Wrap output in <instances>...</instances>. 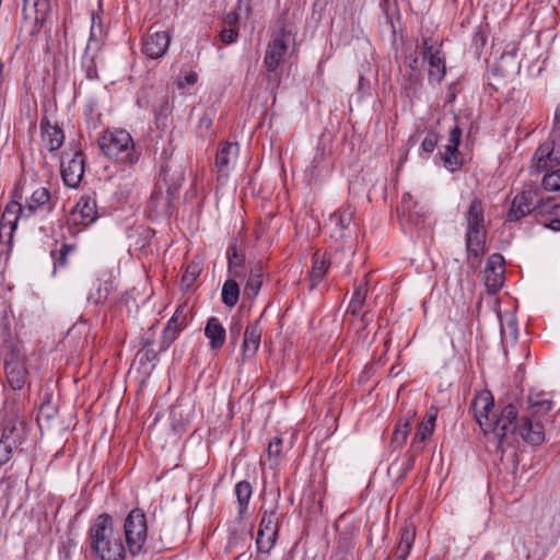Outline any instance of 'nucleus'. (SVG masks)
<instances>
[{
    "label": "nucleus",
    "mask_w": 560,
    "mask_h": 560,
    "mask_svg": "<svg viewBox=\"0 0 560 560\" xmlns=\"http://www.w3.org/2000/svg\"><path fill=\"white\" fill-rule=\"evenodd\" d=\"M329 267L326 254L316 253L313 256V266L310 271L311 288H315L325 277Z\"/></svg>",
    "instance_id": "obj_28"
},
{
    "label": "nucleus",
    "mask_w": 560,
    "mask_h": 560,
    "mask_svg": "<svg viewBox=\"0 0 560 560\" xmlns=\"http://www.w3.org/2000/svg\"><path fill=\"white\" fill-rule=\"evenodd\" d=\"M235 279H228L222 287V302L229 307L235 306L240 298V287Z\"/></svg>",
    "instance_id": "obj_34"
},
{
    "label": "nucleus",
    "mask_w": 560,
    "mask_h": 560,
    "mask_svg": "<svg viewBox=\"0 0 560 560\" xmlns=\"http://www.w3.org/2000/svg\"><path fill=\"white\" fill-rule=\"evenodd\" d=\"M352 221V213L348 210H339L329 218L330 224L339 226L341 230L348 229Z\"/></svg>",
    "instance_id": "obj_44"
},
{
    "label": "nucleus",
    "mask_w": 560,
    "mask_h": 560,
    "mask_svg": "<svg viewBox=\"0 0 560 560\" xmlns=\"http://www.w3.org/2000/svg\"><path fill=\"white\" fill-rule=\"evenodd\" d=\"M541 178V187L546 191H560V168L545 171Z\"/></svg>",
    "instance_id": "obj_38"
},
{
    "label": "nucleus",
    "mask_w": 560,
    "mask_h": 560,
    "mask_svg": "<svg viewBox=\"0 0 560 560\" xmlns=\"http://www.w3.org/2000/svg\"><path fill=\"white\" fill-rule=\"evenodd\" d=\"M555 120H556V124H560V107H558L556 109V113H555Z\"/></svg>",
    "instance_id": "obj_57"
},
{
    "label": "nucleus",
    "mask_w": 560,
    "mask_h": 560,
    "mask_svg": "<svg viewBox=\"0 0 560 560\" xmlns=\"http://www.w3.org/2000/svg\"><path fill=\"white\" fill-rule=\"evenodd\" d=\"M49 11V0H24L23 12L26 19L44 21Z\"/></svg>",
    "instance_id": "obj_27"
},
{
    "label": "nucleus",
    "mask_w": 560,
    "mask_h": 560,
    "mask_svg": "<svg viewBox=\"0 0 560 560\" xmlns=\"http://www.w3.org/2000/svg\"><path fill=\"white\" fill-rule=\"evenodd\" d=\"M184 326L168 322L162 335V348L167 349L178 337Z\"/></svg>",
    "instance_id": "obj_39"
},
{
    "label": "nucleus",
    "mask_w": 560,
    "mask_h": 560,
    "mask_svg": "<svg viewBox=\"0 0 560 560\" xmlns=\"http://www.w3.org/2000/svg\"><path fill=\"white\" fill-rule=\"evenodd\" d=\"M416 416L415 411H409L405 421L400 422L393 433V442L397 445H402L410 432L411 422Z\"/></svg>",
    "instance_id": "obj_35"
},
{
    "label": "nucleus",
    "mask_w": 560,
    "mask_h": 560,
    "mask_svg": "<svg viewBox=\"0 0 560 560\" xmlns=\"http://www.w3.org/2000/svg\"><path fill=\"white\" fill-rule=\"evenodd\" d=\"M22 213L23 208L18 201H10L3 209L0 219V237H5L9 244L13 241L14 232Z\"/></svg>",
    "instance_id": "obj_12"
},
{
    "label": "nucleus",
    "mask_w": 560,
    "mask_h": 560,
    "mask_svg": "<svg viewBox=\"0 0 560 560\" xmlns=\"http://www.w3.org/2000/svg\"><path fill=\"white\" fill-rule=\"evenodd\" d=\"M50 199V194L48 189L42 187L36 189L32 196L31 200L27 205V210L32 213L34 212L38 207L46 205Z\"/></svg>",
    "instance_id": "obj_42"
},
{
    "label": "nucleus",
    "mask_w": 560,
    "mask_h": 560,
    "mask_svg": "<svg viewBox=\"0 0 560 560\" xmlns=\"http://www.w3.org/2000/svg\"><path fill=\"white\" fill-rule=\"evenodd\" d=\"M125 546L131 557L144 551L148 539L147 516L141 509L131 510L124 521Z\"/></svg>",
    "instance_id": "obj_5"
},
{
    "label": "nucleus",
    "mask_w": 560,
    "mask_h": 560,
    "mask_svg": "<svg viewBox=\"0 0 560 560\" xmlns=\"http://www.w3.org/2000/svg\"><path fill=\"white\" fill-rule=\"evenodd\" d=\"M88 542L92 555L97 560H126L129 553L116 529L113 517L100 514L88 529Z\"/></svg>",
    "instance_id": "obj_2"
},
{
    "label": "nucleus",
    "mask_w": 560,
    "mask_h": 560,
    "mask_svg": "<svg viewBox=\"0 0 560 560\" xmlns=\"http://www.w3.org/2000/svg\"><path fill=\"white\" fill-rule=\"evenodd\" d=\"M100 54H89L84 51L82 57V67L86 73L88 79L93 80L97 78V58Z\"/></svg>",
    "instance_id": "obj_40"
},
{
    "label": "nucleus",
    "mask_w": 560,
    "mask_h": 560,
    "mask_svg": "<svg viewBox=\"0 0 560 560\" xmlns=\"http://www.w3.org/2000/svg\"><path fill=\"white\" fill-rule=\"evenodd\" d=\"M98 145L106 158L118 163L132 165L139 160L133 139L124 129L105 130L98 138Z\"/></svg>",
    "instance_id": "obj_4"
},
{
    "label": "nucleus",
    "mask_w": 560,
    "mask_h": 560,
    "mask_svg": "<svg viewBox=\"0 0 560 560\" xmlns=\"http://www.w3.org/2000/svg\"><path fill=\"white\" fill-rule=\"evenodd\" d=\"M211 124H212V120H211V118H209V117H206V116H205V117H202V118L200 119V125H201V126H206V128H210Z\"/></svg>",
    "instance_id": "obj_56"
},
{
    "label": "nucleus",
    "mask_w": 560,
    "mask_h": 560,
    "mask_svg": "<svg viewBox=\"0 0 560 560\" xmlns=\"http://www.w3.org/2000/svg\"><path fill=\"white\" fill-rule=\"evenodd\" d=\"M282 440L279 438H275L268 445V455L271 457H278L281 453Z\"/></svg>",
    "instance_id": "obj_51"
},
{
    "label": "nucleus",
    "mask_w": 560,
    "mask_h": 560,
    "mask_svg": "<svg viewBox=\"0 0 560 560\" xmlns=\"http://www.w3.org/2000/svg\"><path fill=\"white\" fill-rule=\"evenodd\" d=\"M237 37V32L234 28H224L220 33V38L225 44H231L235 42Z\"/></svg>",
    "instance_id": "obj_52"
},
{
    "label": "nucleus",
    "mask_w": 560,
    "mask_h": 560,
    "mask_svg": "<svg viewBox=\"0 0 560 560\" xmlns=\"http://www.w3.org/2000/svg\"><path fill=\"white\" fill-rule=\"evenodd\" d=\"M462 139V130L459 127L455 126L448 136V143L445 147V152L442 155V160L444 162V166L454 172L459 168L462 161L458 155V145Z\"/></svg>",
    "instance_id": "obj_14"
},
{
    "label": "nucleus",
    "mask_w": 560,
    "mask_h": 560,
    "mask_svg": "<svg viewBox=\"0 0 560 560\" xmlns=\"http://www.w3.org/2000/svg\"><path fill=\"white\" fill-rule=\"evenodd\" d=\"M416 538V528L412 524H405L400 530V540L394 557L397 560H406Z\"/></svg>",
    "instance_id": "obj_25"
},
{
    "label": "nucleus",
    "mask_w": 560,
    "mask_h": 560,
    "mask_svg": "<svg viewBox=\"0 0 560 560\" xmlns=\"http://www.w3.org/2000/svg\"><path fill=\"white\" fill-rule=\"evenodd\" d=\"M228 269L233 278H242L244 277L243 273V266L245 262V254L242 249H240L236 245V243H232L228 250Z\"/></svg>",
    "instance_id": "obj_26"
},
{
    "label": "nucleus",
    "mask_w": 560,
    "mask_h": 560,
    "mask_svg": "<svg viewBox=\"0 0 560 560\" xmlns=\"http://www.w3.org/2000/svg\"><path fill=\"white\" fill-rule=\"evenodd\" d=\"M483 278L490 293H495L501 289L504 283V258L502 255L493 254L488 258Z\"/></svg>",
    "instance_id": "obj_11"
},
{
    "label": "nucleus",
    "mask_w": 560,
    "mask_h": 560,
    "mask_svg": "<svg viewBox=\"0 0 560 560\" xmlns=\"http://www.w3.org/2000/svg\"><path fill=\"white\" fill-rule=\"evenodd\" d=\"M259 529H264L268 535L271 533L278 534L279 532V516L277 509L265 511L259 524Z\"/></svg>",
    "instance_id": "obj_36"
},
{
    "label": "nucleus",
    "mask_w": 560,
    "mask_h": 560,
    "mask_svg": "<svg viewBox=\"0 0 560 560\" xmlns=\"http://www.w3.org/2000/svg\"><path fill=\"white\" fill-rule=\"evenodd\" d=\"M105 38L106 31L103 26L102 18L92 13L90 37L84 51H89V54H100Z\"/></svg>",
    "instance_id": "obj_19"
},
{
    "label": "nucleus",
    "mask_w": 560,
    "mask_h": 560,
    "mask_svg": "<svg viewBox=\"0 0 560 560\" xmlns=\"http://www.w3.org/2000/svg\"><path fill=\"white\" fill-rule=\"evenodd\" d=\"M292 42V33L285 26H281L272 34L264 58V65L269 72L276 71L284 61Z\"/></svg>",
    "instance_id": "obj_7"
},
{
    "label": "nucleus",
    "mask_w": 560,
    "mask_h": 560,
    "mask_svg": "<svg viewBox=\"0 0 560 560\" xmlns=\"http://www.w3.org/2000/svg\"><path fill=\"white\" fill-rule=\"evenodd\" d=\"M278 534L271 533L270 535L267 534V532H264V529H258L257 538H256V545L260 552L268 553L277 539Z\"/></svg>",
    "instance_id": "obj_41"
},
{
    "label": "nucleus",
    "mask_w": 560,
    "mask_h": 560,
    "mask_svg": "<svg viewBox=\"0 0 560 560\" xmlns=\"http://www.w3.org/2000/svg\"><path fill=\"white\" fill-rule=\"evenodd\" d=\"M533 192L530 190L522 191L516 195L512 201L508 214L509 221H517L532 212Z\"/></svg>",
    "instance_id": "obj_21"
},
{
    "label": "nucleus",
    "mask_w": 560,
    "mask_h": 560,
    "mask_svg": "<svg viewBox=\"0 0 560 560\" xmlns=\"http://www.w3.org/2000/svg\"><path fill=\"white\" fill-rule=\"evenodd\" d=\"M398 212L402 219L415 225L421 222L424 214L422 207H420L417 201L412 200L410 194L402 196Z\"/></svg>",
    "instance_id": "obj_23"
},
{
    "label": "nucleus",
    "mask_w": 560,
    "mask_h": 560,
    "mask_svg": "<svg viewBox=\"0 0 560 560\" xmlns=\"http://www.w3.org/2000/svg\"><path fill=\"white\" fill-rule=\"evenodd\" d=\"M112 291V285L109 282H102L100 280H95L92 283L90 289V293L86 296V300L91 304H102L104 303L109 293Z\"/></svg>",
    "instance_id": "obj_33"
},
{
    "label": "nucleus",
    "mask_w": 560,
    "mask_h": 560,
    "mask_svg": "<svg viewBox=\"0 0 560 560\" xmlns=\"http://www.w3.org/2000/svg\"><path fill=\"white\" fill-rule=\"evenodd\" d=\"M171 43V37L165 31L149 32L143 38L142 51L151 58L158 59L165 55Z\"/></svg>",
    "instance_id": "obj_13"
},
{
    "label": "nucleus",
    "mask_w": 560,
    "mask_h": 560,
    "mask_svg": "<svg viewBox=\"0 0 560 560\" xmlns=\"http://www.w3.org/2000/svg\"><path fill=\"white\" fill-rule=\"evenodd\" d=\"M16 428L14 425H7L3 429L0 439V465L7 464L12 457L13 450L22 443L20 434H14Z\"/></svg>",
    "instance_id": "obj_20"
},
{
    "label": "nucleus",
    "mask_w": 560,
    "mask_h": 560,
    "mask_svg": "<svg viewBox=\"0 0 560 560\" xmlns=\"http://www.w3.org/2000/svg\"><path fill=\"white\" fill-rule=\"evenodd\" d=\"M72 249V245L63 244L58 252V258H55V266H65L67 262V256Z\"/></svg>",
    "instance_id": "obj_48"
},
{
    "label": "nucleus",
    "mask_w": 560,
    "mask_h": 560,
    "mask_svg": "<svg viewBox=\"0 0 560 560\" xmlns=\"http://www.w3.org/2000/svg\"><path fill=\"white\" fill-rule=\"evenodd\" d=\"M508 334L514 339L517 337V324L512 316H508L505 323L501 317V335L505 336Z\"/></svg>",
    "instance_id": "obj_46"
},
{
    "label": "nucleus",
    "mask_w": 560,
    "mask_h": 560,
    "mask_svg": "<svg viewBox=\"0 0 560 560\" xmlns=\"http://www.w3.org/2000/svg\"><path fill=\"white\" fill-rule=\"evenodd\" d=\"M188 310L186 305H179L168 322L186 326Z\"/></svg>",
    "instance_id": "obj_47"
},
{
    "label": "nucleus",
    "mask_w": 560,
    "mask_h": 560,
    "mask_svg": "<svg viewBox=\"0 0 560 560\" xmlns=\"http://www.w3.org/2000/svg\"><path fill=\"white\" fill-rule=\"evenodd\" d=\"M366 292H368L366 283L355 287L353 295H352L351 301L348 306V311L351 314H353V315L359 314V312L361 311V308L364 305V302L366 299Z\"/></svg>",
    "instance_id": "obj_37"
},
{
    "label": "nucleus",
    "mask_w": 560,
    "mask_h": 560,
    "mask_svg": "<svg viewBox=\"0 0 560 560\" xmlns=\"http://www.w3.org/2000/svg\"><path fill=\"white\" fill-rule=\"evenodd\" d=\"M466 221L465 243L468 259H479L486 254L487 230L485 225V209L480 198L474 197L464 214Z\"/></svg>",
    "instance_id": "obj_3"
},
{
    "label": "nucleus",
    "mask_w": 560,
    "mask_h": 560,
    "mask_svg": "<svg viewBox=\"0 0 560 560\" xmlns=\"http://www.w3.org/2000/svg\"><path fill=\"white\" fill-rule=\"evenodd\" d=\"M61 176L68 187H77L84 175V158L81 151L65 152L60 163Z\"/></svg>",
    "instance_id": "obj_8"
},
{
    "label": "nucleus",
    "mask_w": 560,
    "mask_h": 560,
    "mask_svg": "<svg viewBox=\"0 0 560 560\" xmlns=\"http://www.w3.org/2000/svg\"><path fill=\"white\" fill-rule=\"evenodd\" d=\"M370 89V83L369 81L365 80L364 75L361 74L360 75V79H359V91L365 93L368 92Z\"/></svg>",
    "instance_id": "obj_53"
},
{
    "label": "nucleus",
    "mask_w": 560,
    "mask_h": 560,
    "mask_svg": "<svg viewBox=\"0 0 560 560\" xmlns=\"http://www.w3.org/2000/svg\"><path fill=\"white\" fill-rule=\"evenodd\" d=\"M262 328L259 319L249 323L244 331L242 352L244 359H252L256 355L261 340Z\"/></svg>",
    "instance_id": "obj_16"
},
{
    "label": "nucleus",
    "mask_w": 560,
    "mask_h": 560,
    "mask_svg": "<svg viewBox=\"0 0 560 560\" xmlns=\"http://www.w3.org/2000/svg\"><path fill=\"white\" fill-rule=\"evenodd\" d=\"M481 560H494V557L492 553H486Z\"/></svg>",
    "instance_id": "obj_58"
},
{
    "label": "nucleus",
    "mask_w": 560,
    "mask_h": 560,
    "mask_svg": "<svg viewBox=\"0 0 560 560\" xmlns=\"http://www.w3.org/2000/svg\"><path fill=\"white\" fill-rule=\"evenodd\" d=\"M73 221L83 225L93 223L97 218L96 201L90 196H83L72 211Z\"/></svg>",
    "instance_id": "obj_18"
},
{
    "label": "nucleus",
    "mask_w": 560,
    "mask_h": 560,
    "mask_svg": "<svg viewBox=\"0 0 560 560\" xmlns=\"http://www.w3.org/2000/svg\"><path fill=\"white\" fill-rule=\"evenodd\" d=\"M5 374L10 386L14 389H21L26 381V370L18 361L7 363Z\"/></svg>",
    "instance_id": "obj_30"
},
{
    "label": "nucleus",
    "mask_w": 560,
    "mask_h": 560,
    "mask_svg": "<svg viewBox=\"0 0 560 560\" xmlns=\"http://www.w3.org/2000/svg\"><path fill=\"white\" fill-rule=\"evenodd\" d=\"M197 73L196 72H188L184 75V78H178L177 85L178 88L183 89L185 86L194 85L197 82Z\"/></svg>",
    "instance_id": "obj_49"
},
{
    "label": "nucleus",
    "mask_w": 560,
    "mask_h": 560,
    "mask_svg": "<svg viewBox=\"0 0 560 560\" xmlns=\"http://www.w3.org/2000/svg\"><path fill=\"white\" fill-rule=\"evenodd\" d=\"M537 209L545 220V226L559 232L560 231V202L552 203L551 199L541 200Z\"/></svg>",
    "instance_id": "obj_22"
},
{
    "label": "nucleus",
    "mask_w": 560,
    "mask_h": 560,
    "mask_svg": "<svg viewBox=\"0 0 560 560\" xmlns=\"http://www.w3.org/2000/svg\"><path fill=\"white\" fill-rule=\"evenodd\" d=\"M421 55L429 63V81L440 84L446 73L445 57L442 51L434 48L429 38H424Z\"/></svg>",
    "instance_id": "obj_9"
},
{
    "label": "nucleus",
    "mask_w": 560,
    "mask_h": 560,
    "mask_svg": "<svg viewBox=\"0 0 560 560\" xmlns=\"http://www.w3.org/2000/svg\"><path fill=\"white\" fill-rule=\"evenodd\" d=\"M264 268L261 264H256L250 268L248 279L244 288V294L248 299H254L258 295L262 285Z\"/></svg>",
    "instance_id": "obj_29"
},
{
    "label": "nucleus",
    "mask_w": 560,
    "mask_h": 560,
    "mask_svg": "<svg viewBox=\"0 0 560 560\" xmlns=\"http://www.w3.org/2000/svg\"><path fill=\"white\" fill-rule=\"evenodd\" d=\"M402 466L405 467L404 469V472L401 475V477L406 476V474L408 472V470L411 469V467L413 466V458L412 457H409L406 463L402 464Z\"/></svg>",
    "instance_id": "obj_54"
},
{
    "label": "nucleus",
    "mask_w": 560,
    "mask_h": 560,
    "mask_svg": "<svg viewBox=\"0 0 560 560\" xmlns=\"http://www.w3.org/2000/svg\"><path fill=\"white\" fill-rule=\"evenodd\" d=\"M242 325L240 322L235 320L230 325V339L232 345H236L241 334H242Z\"/></svg>",
    "instance_id": "obj_50"
},
{
    "label": "nucleus",
    "mask_w": 560,
    "mask_h": 560,
    "mask_svg": "<svg viewBox=\"0 0 560 560\" xmlns=\"http://www.w3.org/2000/svg\"><path fill=\"white\" fill-rule=\"evenodd\" d=\"M560 165V135H551L535 151L530 161L533 173L558 168Z\"/></svg>",
    "instance_id": "obj_6"
},
{
    "label": "nucleus",
    "mask_w": 560,
    "mask_h": 560,
    "mask_svg": "<svg viewBox=\"0 0 560 560\" xmlns=\"http://www.w3.org/2000/svg\"><path fill=\"white\" fill-rule=\"evenodd\" d=\"M50 410H51V408H50L49 406H45V405H43V406L40 407L39 413H40L42 416H45L46 418H48V419H49V418H51V416H52V415H51V412H50Z\"/></svg>",
    "instance_id": "obj_55"
},
{
    "label": "nucleus",
    "mask_w": 560,
    "mask_h": 560,
    "mask_svg": "<svg viewBox=\"0 0 560 560\" xmlns=\"http://www.w3.org/2000/svg\"><path fill=\"white\" fill-rule=\"evenodd\" d=\"M201 266L199 262H196V261H192L190 262L184 275L182 276V284L185 287V288H190L194 282L197 280V278L200 276V272H201Z\"/></svg>",
    "instance_id": "obj_43"
},
{
    "label": "nucleus",
    "mask_w": 560,
    "mask_h": 560,
    "mask_svg": "<svg viewBox=\"0 0 560 560\" xmlns=\"http://www.w3.org/2000/svg\"><path fill=\"white\" fill-rule=\"evenodd\" d=\"M397 466V463L390 465L389 470H393Z\"/></svg>",
    "instance_id": "obj_59"
},
{
    "label": "nucleus",
    "mask_w": 560,
    "mask_h": 560,
    "mask_svg": "<svg viewBox=\"0 0 560 560\" xmlns=\"http://www.w3.org/2000/svg\"><path fill=\"white\" fill-rule=\"evenodd\" d=\"M205 335L210 341L211 349L223 347L226 338V331L217 317H210L205 327Z\"/></svg>",
    "instance_id": "obj_24"
},
{
    "label": "nucleus",
    "mask_w": 560,
    "mask_h": 560,
    "mask_svg": "<svg viewBox=\"0 0 560 560\" xmlns=\"http://www.w3.org/2000/svg\"><path fill=\"white\" fill-rule=\"evenodd\" d=\"M234 491L238 504V516L243 518L248 509L249 500L253 494V487L248 481L242 480L235 485Z\"/></svg>",
    "instance_id": "obj_31"
},
{
    "label": "nucleus",
    "mask_w": 560,
    "mask_h": 560,
    "mask_svg": "<svg viewBox=\"0 0 560 560\" xmlns=\"http://www.w3.org/2000/svg\"><path fill=\"white\" fill-rule=\"evenodd\" d=\"M472 410L476 421L485 434L492 433L502 443L509 436L521 439L530 445H540L545 441L540 423H533L528 417L522 424H516L517 408L509 404L498 417L494 411V399L490 392L483 390L472 400Z\"/></svg>",
    "instance_id": "obj_1"
},
{
    "label": "nucleus",
    "mask_w": 560,
    "mask_h": 560,
    "mask_svg": "<svg viewBox=\"0 0 560 560\" xmlns=\"http://www.w3.org/2000/svg\"><path fill=\"white\" fill-rule=\"evenodd\" d=\"M527 402L528 406L526 413L521 418L516 416V424H522L523 419L528 417L533 423H540L544 428L540 417L546 416L551 410L552 400L547 394L542 392H535L529 394ZM542 432L545 433L544 429Z\"/></svg>",
    "instance_id": "obj_10"
},
{
    "label": "nucleus",
    "mask_w": 560,
    "mask_h": 560,
    "mask_svg": "<svg viewBox=\"0 0 560 560\" xmlns=\"http://www.w3.org/2000/svg\"><path fill=\"white\" fill-rule=\"evenodd\" d=\"M436 417L438 411L433 409L425 415V418L418 425V430L413 438V444L423 443L433 433Z\"/></svg>",
    "instance_id": "obj_32"
},
{
    "label": "nucleus",
    "mask_w": 560,
    "mask_h": 560,
    "mask_svg": "<svg viewBox=\"0 0 560 560\" xmlns=\"http://www.w3.org/2000/svg\"><path fill=\"white\" fill-rule=\"evenodd\" d=\"M40 131L43 142L50 152H55L61 148L65 141L63 130L58 126L51 125L46 116L40 120Z\"/></svg>",
    "instance_id": "obj_17"
},
{
    "label": "nucleus",
    "mask_w": 560,
    "mask_h": 560,
    "mask_svg": "<svg viewBox=\"0 0 560 560\" xmlns=\"http://www.w3.org/2000/svg\"><path fill=\"white\" fill-rule=\"evenodd\" d=\"M439 142V137L434 132H428L424 139L422 140L420 148V155L422 158L428 159L430 154L434 151L436 144Z\"/></svg>",
    "instance_id": "obj_45"
},
{
    "label": "nucleus",
    "mask_w": 560,
    "mask_h": 560,
    "mask_svg": "<svg viewBox=\"0 0 560 560\" xmlns=\"http://www.w3.org/2000/svg\"><path fill=\"white\" fill-rule=\"evenodd\" d=\"M240 154L237 142H225L217 153L215 164L222 175H228L236 165Z\"/></svg>",
    "instance_id": "obj_15"
}]
</instances>
